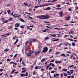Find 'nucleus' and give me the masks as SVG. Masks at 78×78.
<instances>
[{
	"instance_id": "1",
	"label": "nucleus",
	"mask_w": 78,
	"mask_h": 78,
	"mask_svg": "<svg viewBox=\"0 0 78 78\" xmlns=\"http://www.w3.org/2000/svg\"><path fill=\"white\" fill-rule=\"evenodd\" d=\"M37 17L40 19H49L50 17V16L48 15H41L37 16Z\"/></svg>"
},
{
	"instance_id": "2",
	"label": "nucleus",
	"mask_w": 78,
	"mask_h": 78,
	"mask_svg": "<svg viewBox=\"0 0 78 78\" xmlns=\"http://www.w3.org/2000/svg\"><path fill=\"white\" fill-rule=\"evenodd\" d=\"M48 51V48L46 47L44 48V49L43 50V53H45V52H47Z\"/></svg>"
},
{
	"instance_id": "3",
	"label": "nucleus",
	"mask_w": 78,
	"mask_h": 78,
	"mask_svg": "<svg viewBox=\"0 0 78 78\" xmlns=\"http://www.w3.org/2000/svg\"><path fill=\"white\" fill-rule=\"evenodd\" d=\"M21 76H28V73H26V75L21 74Z\"/></svg>"
},
{
	"instance_id": "4",
	"label": "nucleus",
	"mask_w": 78,
	"mask_h": 78,
	"mask_svg": "<svg viewBox=\"0 0 78 78\" xmlns=\"http://www.w3.org/2000/svg\"><path fill=\"white\" fill-rule=\"evenodd\" d=\"M15 26L16 27H19V26H20V24H19V23H17L15 24Z\"/></svg>"
},
{
	"instance_id": "5",
	"label": "nucleus",
	"mask_w": 78,
	"mask_h": 78,
	"mask_svg": "<svg viewBox=\"0 0 78 78\" xmlns=\"http://www.w3.org/2000/svg\"><path fill=\"white\" fill-rule=\"evenodd\" d=\"M62 14H63V13L62 12H60L59 13V14L60 17L62 16Z\"/></svg>"
},
{
	"instance_id": "6",
	"label": "nucleus",
	"mask_w": 78,
	"mask_h": 78,
	"mask_svg": "<svg viewBox=\"0 0 78 78\" xmlns=\"http://www.w3.org/2000/svg\"><path fill=\"white\" fill-rule=\"evenodd\" d=\"M9 34H9V33H8L6 34H5L4 35H2L1 36V37H3V36H5V35H6V36H8V35H9Z\"/></svg>"
},
{
	"instance_id": "7",
	"label": "nucleus",
	"mask_w": 78,
	"mask_h": 78,
	"mask_svg": "<svg viewBox=\"0 0 78 78\" xmlns=\"http://www.w3.org/2000/svg\"><path fill=\"white\" fill-rule=\"evenodd\" d=\"M51 8L50 7H47L46 9H45V10L48 11V10H50Z\"/></svg>"
},
{
	"instance_id": "8",
	"label": "nucleus",
	"mask_w": 78,
	"mask_h": 78,
	"mask_svg": "<svg viewBox=\"0 0 78 78\" xmlns=\"http://www.w3.org/2000/svg\"><path fill=\"white\" fill-rule=\"evenodd\" d=\"M71 17L70 16H68L66 17V20H69V19H70Z\"/></svg>"
},
{
	"instance_id": "9",
	"label": "nucleus",
	"mask_w": 78,
	"mask_h": 78,
	"mask_svg": "<svg viewBox=\"0 0 78 78\" xmlns=\"http://www.w3.org/2000/svg\"><path fill=\"white\" fill-rule=\"evenodd\" d=\"M8 20L10 22L11 21H12V20H13V18H12V17H11Z\"/></svg>"
},
{
	"instance_id": "10",
	"label": "nucleus",
	"mask_w": 78,
	"mask_h": 78,
	"mask_svg": "<svg viewBox=\"0 0 78 78\" xmlns=\"http://www.w3.org/2000/svg\"><path fill=\"white\" fill-rule=\"evenodd\" d=\"M40 53V51H37V52H35V54L36 55H39V54Z\"/></svg>"
},
{
	"instance_id": "11",
	"label": "nucleus",
	"mask_w": 78,
	"mask_h": 78,
	"mask_svg": "<svg viewBox=\"0 0 78 78\" xmlns=\"http://www.w3.org/2000/svg\"><path fill=\"white\" fill-rule=\"evenodd\" d=\"M55 63H61L62 62L61 61H55Z\"/></svg>"
},
{
	"instance_id": "12",
	"label": "nucleus",
	"mask_w": 78,
	"mask_h": 78,
	"mask_svg": "<svg viewBox=\"0 0 78 78\" xmlns=\"http://www.w3.org/2000/svg\"><path fill=\"white\" fill-rule=\"evenodd\" d=\"M20 21H21V22H25V21L23 20L22 19V18H20Z\"/></svg>"
},
{
	"instance_id": "13",
	"label": "nucleus",
	"mask_w": 78,
	"mask_h": 78,
	"mask_svg": "<svg viewBox=\"0 0 78 78\" xmlns=\"http://www.w3.org/2000/svg\"><path fill=\"white\" fill-rule=\"evenodd\" d=\"M50 36H52V37H56V35L55 34H53V35H52V34H49Z\"/></svg>"
},
{
	"instance_id": "14",
	"label": "nucleus",
	"mask_w": 78,
	"mask_h": 78,
	"mask_svg": "<svg viewBox=\"0 0 78 78\" xmlns=\"http://www.w3.org/2000/svg\"><path fill=\"white\" fill-rule=\"evenodd\" d=\"M29 52L30 54H32L33 53V50H31Z\"/></svg>"
},
{
	"instance_id": "15",
	"label": "nucleus",
	"mask_w": 78,
	"mask_h": 78,
	"mask_svg": "<svg viewBox=\"0 0 78 78\" xmlns=\"http://www.w3.org/2000/svg\"><path fill=\"white\" fill-rule=\"evenodd\" d=\"M59 75L58 74H55L54 75V77H56V76H59Z\"/></svg>"
},
{
	"instance_id": "16",
	"label": "nucleus",
	"mask_w": 78,
	"mask_h": 78,
	"mask_svg": "<svg viewBox=\"0 0 78 78\" xmlns=\"http://www.w3.org/2000/svg\"><path fill=\"white\" fill-rule=\"evenodd\" d=\"M61 56H63V57H66V55H65V54H61Z\"/></svg>"
},
{
	"instance_id": "17",
	"label": "nucleus",
	"mask_w": 78,
	"mask_h": 78,
	"mask_svg": "<svg viewBox=\"0 0 78 78\" xmlns=\"http://www.w3.org/2000/svg\"><path fill=\"white\" fill-rule=\"evenodd\" d=\"M19 41V40L18 39H16V41L14 43V45H15L17 43V42Z\"/></svg>"
},
{
	"instance_id": "18",
	"label": "nucleus",
	"mask_w": 78,
	"mask_h": 78,
	"mask_svg": "<svg viewBox=\"0 0 78 78\" xmlns=\"http://www.w3.org/2000/svg\"><path fill=\"white\" fill-rule=\"evenodd\" d=\"M7 12L9 14L11 13V10H7Z\"/></svg>"
},
{
	"instance_id": "19",
	"label": "nucleus",
	"mask_w": 78,
	"mask_h": 78,
	"mask_svg": "<svg viewBox=\"0 0 78 78\" xmlns=\"http://www.w3.org/2000/svg\"><path fill=\"white\" fill-rule=\"evenodd\" d=\"M50 39V38L49 37H48L45 38V40H48V39Z\"/></svg>"
},
{
	"instance_id": "20",
	"label": "nucleus",
	"mask_w": 78,
	"mask_h": 78,
	"mask_svg": "<svg viewBox=\"0 0 78 78\" xmlns=\"http://www.w3.org/2000/svg\"><path fill=\"white\" fill-rule=\"evenodd\" d=\"M70 72H71L70 73L71 74H72V73H73V70H70Z\"/></svg>"
},
{
	"instance_id": "21",
	"label": "nucleus",
	"mask_w": 78,
	"mask_h": 78,
	"mask_svg": "<svg viewBox=\"0 0 78 78\" xmlns=\"http://www.w3.org/2000/svg\"><path fill=\"white\" fill-rule=\"evenodd\" d=\"M59 40V39H55V40H52V41H58Z\"/></svg>"
},
{
	"instance_id": "22",
	"label": "nucleus",
	"mask_w": 78,
	"mask_h": 78,
	"mask_svg": "<svg viewBox=\"0 0 78 78\" xmlns=\"http://www.w3.org/2000/svg\"><path fill=\"white\" fill-rule=\"evenodd\" d=\"M24 27H25V26L22 25L20 27V28H24Z\"/></svg>"
},
{
	"instance_id": "23",
	"label": "nucleus",
	"mask_w": 78,
	"mask_h": 78,
	"mask_svg": "<svg viewBox=\"0 0 78 78\" xmlns=\"http://www.w3.org/2000/svg\"><path fill=\"white\" fill-rule=\"evenodd\" d=\"M22 64L24 66H26V65H25V63L24 62H22Z\"/></svg>"
},
{
	"instance_id": "24",
	"label": "nucleus",
	"mask_w": 78,
	"mask_h": 78,
	"mask_svg": "<svg viewBox=\"0 0 78 78\" xmlns=\"http://www.w3.org/2000/svg\"><path fill=\"white\" fill-rule=\"evenodd\" d=\"M25 49H26V51H28V47H27L26 48V46H25Z\"/></svg>"
},
{
	"instance_id": "25",
	"label": "nucleus",
	"mask_w": 78,
	"mask_h": 78,
	"mask_svg": "<svg viewBox=\"0 0 78 78\" xmlns=\"http://www.w3.org/2000/svg\"><path fill=\"white\" fill-rule=\"evenodd\" d=\"M9 51V49L7 48L4 50V51Z\"/></svg>"
},
{
	"instance_id": "26",
	"label": "nucleus",
	"mask_w": 78,
	"mask_h": 78,
	"mask_svg": "<svg viewBox=\"0 0 78 78\" xmlns=\"http://www.w3.org/2000/svg\"><path fill=\"white\" fill-rule=\"evenodd\" d=\"M67 69H63V72H66V71H67Z\"/></svg>"
},
{
	"instance_id": "27",
	"label": "nucleus",
	"mask_w": 78,
	"mask_h": 78,
	"mask_svg": "<svg viewBox=\"0 0 78 78\" xmlns=\"http://www.w3.org/2000/svg\"><path fill=\"white\" fill-rule=\"evenodd\" d=\"M46 27H47V28H49V29H52V28H51V27L48 26H46Z\"/></svg>"
},
{
	"instance_id": "28",
	"label": "nucleus",
	"mask_w": 78,
	"mask_h": 78,
	"mask_svg": "<svg viewBox=\"0 0 78 78\" xmlns=\"http://www.w3.org/2000/svg\"><path fill=\"white\" fill-rule=\"evenodd\" d=\"M24 5L26 6H27L28 5V4H27V3H24Z\"/></svg>"
},
{
	"instance_id": "29",
	"label": "nucleus",
	"mask_w": 78,
	"mask_h": 78,
	"mask_svg": "<svg viewBox=\"0 0 78 78\" xmlns=\"http://www.w3.org/2000/svg\"><path fill=\"white\" fill-rule=\"evenodd\" d=\"M38 68L39 66H37L35 67V69H37Z\"/></svg>"
},
{
	"instance_id": "30",
	"label": "nucleus",
	"mask_w": 78,
	"mask_h": 78,
	"mask_svg": "<svg viewBox=\"0 0 78 78\" xmlns=\"http://www.w3.org/2000/svg\"><path fill=\"white\" fill-rule=\"evenodd\" d=\"M45 60V58H43L42 59V60H41V62H44V61Z\"/></svg>"
},
{
	"instance_id": "31",
	"label": "nucleus",
	"mask_w": 78,
	"mask_h": 78,
	"mask_svg": "<svg viewBox=\"0 0 78 78\" xmlns=\"http://www.w3.org/2000/svg\"><path fill=\"white\" fill-rule=\"evenodd\" d=\"M17 39V37L14 36L13 37V39Z\"/></svg>"
},
{
	"instance_id": "32",
	"label": "nucleus",
	"mask_w": 78,
	"mask_h": 78,
	"mask_svg": "<svg viewBox=\"0 0 78 78\" xmlns=\"http://www.w3.org/2000/svg\"><path fill=\"white\" fill-rule=\"evenodd\" d=\"M27 71L26 70H23V71H22V73H24V72H25Z\"/></svg>"
},
{
	"instance_id": "33",
	"label": "nucleus",
	"mask_w": 78,
	"mask_h": 78,
	"mask_svg": "<svg viewBox=\"0 0 78 78\" xmlns=\"http://www.w3.org/2000/svg\"><path fill=\"white\" fill-rule=\"evenodd\" d=\"M54 29H57L58 30H61V29H60L58 27L55 28Z\"/></svg>"
},
{
	"instance_id": "34",
	"label": "nucleus",
	"mask_w": 78,
	"mask_h": 78,
	"mask_svg": "<svg viewBox=\"0 0 78 78\" xmlns=\"http://www.w3.org/2000/svg\"><path fill=\"white\" fill-rule=\"evenodd\" d=\"M64 44V43H61L60 44L58 45V47H60V46H61V45H62V44Z\"/></svg>"
},
{
	"instance_id": "35",
	"label": "nucleus",
	"mask_w": 78,
	"mask_h": 78,
	"mask_svg": "<svg viewBox=\"0 0 78 78\" xmlns=\"http://www.w3.org/2000/svg\"><path fill=\"white\" fill-rule=\"evenodd\" d=\"M72 44L73 46H75V43H73Z\"/></svg>"
},
{
	"instance_id": "36",
	"label": "nucleus",
	"mask_w": 78,
	"mask_h": 78,
	"mask_svg": "<svg viewBox=\"0 0 78 78\" xmlns=\"http://www.w3.org/2000/svg\"><path fill=\"white\" fill-rule=\"evenodd\" d=\"M29 11H32V8H30L29 9Z\"/></svg>"
},
{
	"instance_id": "37",
	"label": "nucleus",
	"mask_w": 78,
	"mask_h": 78,
	"mask_svg": "<svg viewBox=\"0 0 78 78\" xmlns=\"http://www.w3.org/2000/svg\"><path fill=\"white\" fill-rule=\"evenodd\" d=\"M14 71H15V69H13L12 71V73H13Z\"/></svg>"
},
{
	"instance_id": "38",
	"label": "nucleus",
	"mask_w": 78,
	"mask_h": 78,
	"mask_svg": "<svg viewBox=\"0 0 78 78\" xmlns=\"http://www.w3.org/2000/svg\"><path fill=\"white\" fill-rule=\"evenodd\" d=\"M61 9V8H56L55 9H56V10H57L58 9Z\"/></svg>"
},
{
	"instance_id": "39",
	"label": "nucleus",
	"mask_w": 78,
	"mask_h": 78,
	"mask_svg": "<svg viewBox=\"0 0 78 78\" xmlns=\"http://www.w3.org/2000/svg\"><path fill=\"white\" fill-rule=\"evenodd\" d=\"M68 40H69L70 41H73V40L72 39H68Z\"/></svg>"
},
{
	"instance_id": "40",
	"label": "nucleus",
	"mask_w": 78,
	"mask_h": 78,
	"mask_svg": "<svg viewBox=\"0 0 78 78\" xmlns=\"http://www.w3.org/2000/svg\"><path fill=\"white\" fill-rule=\"evenodd\" d=\"M68 40H69L70 41H73V40L72 39H68Z\"/></svg>"
},
{
	"instance_id": "41",
	"label": "nucleus",
	"mask_w": 78,
	"mask_h": 78,
	"mask_svg": "<svg viewBox=\"0 0 78 78\" xmlns=\"http://www.w3.org/2000/svg\"><path fill=\"white\" fill-rule=\"evenodd\" d=\"M27 56H31V54H27Z\"/></svg>"
},
{
	"instance_id": "42",
	"label": "nucleus",
	"mask_w": 78,
	"mask_h": 78,
	"mask_svg": "<svg viewBox=\"0 0 78 78\" xmlns=\"http://www.w3.org/2000/svg\"><path fill=\"white\" fill-rule=\"evenodd\" d=\"M32 41H33V42H35V41H36V39H33L32 40Z\"/></svg>"
},
{
	"instance_id": "43",
	"label": "nucleus",
	"mask_w": 78,
	"mask_h": 78,
	"mask_svg": "<svg viewBox=\"0 0 78 78\" xmlns=\"http://www.w3.org/2000/svg\"><path fill=\"white\" fill-rule=\"evenodd\" d=\"M54 60H52L51 61H50V62H54Z\"/></svg>"
},
{
	"instance_id": "44",
	"label": "nucleus",
	"mask_w": 78,
	"mask_h": 78,
	"mask_svg": "<svg viewBox=\"0 0 78 78\" xmlns=\"http://www.w3.org/2000/svg\"><path fill=\"white\" fill-rule=\"evenodd\" d=\"M28 41H27L26 43V46H27V44H28Z\"/></svg>"
},
{
	"instance_id": "45",
	"label": "nucleus",
	"mask_w": 78,
	"mask_h": 78,
	"mask_svg": "<svg viewBox=\"0 0 78 78\" xmlns=\"http://www.w3.org/2000/svg\"><path fill=\"white\" fill-rule=\"evenodd\" d=\"M60 53V52H58L56 53V55H58V54H59Z\"/></svg>"
},
{
	"instance_id": "46",
	"label": "nucleus",
	"mask_w": 78,
	"mask_h": 78,
	"mask_svg": "<svg viewBox=\"0 0 78 78\" xmlns=\"http://www.w3.org/2000/svg\"><path fill=\"white\" fill-rule=\"evenodd\" d=\"M30 27V26H27V28L28 29V30H30V28H29Z\"/></svg>"
},
{
	"instance_id": "47",
	"label": "nucleus",
	"mask_w": 78,
	"mask_h": 78,
	"mask_svg": "<svg viewBox=\"0 0 78 78\" xmlns=\"http://www.w3.org/2000/svg\"><path fill=\"white\" fill-rule=\"evenodd\" d=\"M55 73V71H51V73Z\"/></svg>"
},
{
	"instance_id": "48",
	"label": "nucleus",
	"mask_w": 78,
	"mask_h": 78,
	"mask_svg": "<svg viewBox=\"0 0 78 78\" xmlns=\"http://www.w3.org/2000/svg\"><path fill=\"white\" fill-rule=\"evenodd\" d=\"M9 27L10 29H11V28H12V26H9Z\"/></svg>"
},
{
	"instance_id": "49",
	"label": "nucleus",
	"mask_w": 78,
	"mask_h": 78,
	"mask_svg": "<svg viewBox=\"0 0 78 78\" xmlns=\"http://www.w3.org/2000/svg\"><path fill=\"white\" fill-rule=\"evenodd\" d=\"M49 67H50V66H48L46 67V69H48V68H49Z\"/></svg>"
},
{
	"instance_id": "50",
	"label": "nucleus",
	"mask_w": 78,
	"mask_h": 78,
	"mask_svg": "<svg viewBox=\"0 0 78 78\" xmlns=\"http://www.w3.org/2000/svg\"><path fill=\"white\" fill-rule=\"evenodd\" d=\"M29 27H31V28H33L34 27V25H32L31 26H30Z\"/></svg>"
},
{
	"instance_id": "51",
	"label": "nucleus",
	"mask_w": 78,
	"mask_h": 78,
	"mask_svg": "<svg viewBox=\"0 0 78 78\" xmlns=\"http://www.w3.org/2000/svg\"><path fill=\"white\" fill-rule=\"evenodd\" d=\"M74 66V65H72L69 66V67H73Z\"/></svg>"
},
{
	"instance_id": "52",
	"label": "nucleus",
	"mask_w": 78,
	"mask_h": 78,
	"mask_svg": "<svg viewBox=\"0 0 78 78\" xmlns=\"http://www.w3.org/2000/svg\"><path fill=\"white\" fill-rule=\"evenodd\" d=\"M63 76V74L62 73L61 74V78H62Z\"/></svg>"
},
{
	"instance_id": "53",
	"label": "nucleus",
	"mask_w": 78,
	"mask_h": 78,
	"mask_svg": "<svg viewBox=\"0 0 78 78\" xmlns=\"http://www.w3.org/2000/svg\"><path fill=\"white\" fill-rule=\"evenodd\" d=\"M14 29L15 30H18V28L17 27H15Z\"/></svg>"
},
{
	"instance_id": "54",
	"label": "nucleus",
	"mask_w": 78,
	"mask_h": 78,
	"mask_svg": "<svg viewBox=\"0 0 78 78\" xmlns=\"http://www.w3.org/2000/svg\"><path fill=\"white\" fill-rule=\"evenodd\" d=\"M69 11H72V9L71 8L69 9Z\"/></svg>"
},
{
	"instance_id": "55",
	"label": "nucleus",
	"mask_w": 78,
	"mask_h": 78,
	"mask_svg": "<svg viewBox=\"0 0 78 78\" xmlns=\"http://www.w3.org/2000/svg\"><path fill=\"white\" fill-rule=\"evenodd\" d=\"M9 61H10V59L9 58L7 59V62Z\"/></svg>"
},
{
	"instance_id": "56",
	"label": "nucleus",
	"mask_w": 78,
	"mask_h": 78,
	"mask_svg": "<svg viewBox=\"0 0 78 78\" xmlns=\"http://www.w3.org/2000/svg\"><path fill=\"white\" fill-rule=\"evenodd\" d=\"M57 8H59V7H61V5H57Z\"/></svg>"
},
{
	"instance_id": "57",
	"label": "nucleus",
	"mask_w": 78,
	"mask_h": 78,
	"mask_svg": "<svg viewBox=\"0 0 78 78\" xmlns=\"http://www.w3.org/2000/svg\"><path fill=\"white\" fill-rule=\"evenodd\" d=\"M53 1H52V2H56V1H57V0H53Z\"/></svg>"
},
{
	"instance_id": "58",
	"label": "nucleus",
	"mask_w": 78,
	"mask_h": 78,
	"mask_svg": "<svg viewBox=\"0 0 78 78\" xmlns=\"http://www.w3.org/2000/svg\"><path fill=\"white\" fill-rule=\"evenodd\" d=\"M39 7H43V6H44V5H40Z\"/></svg>"
},
{
	"instance_id": "59",
	"label": "nucleus",
	"mask_w": 78,
	"mask_h": 78,
	"mask_svg": "<svg viewBox=\"0 0 78 78\" xmlns=\"http://www.w3.org/2000/svg\"><path fill=\"white\" fill-rule=\"evenodd\" d=\"M48 5H51V4H47L45 5V6H48Z\"/></svg>"
},
{
	"instance_id": "60",
	"label": "nucleus",
	"mask_w": 78,
	"mask_h": 78,
	"mask_svg": "<svg viewBox=\"0 0 78 78\" xmlns=\"http://www.w3.org/2000/svg\"><path fill=\"white\" fill-rule=\"evenodd\" d=\"M43 32H46L47 31V30H44L42 31Z\"/></svg>"
},
{
	"instance_id": "61",
	"label": "nucleus",
	"mask_w": 78,
	"mask_h": 78,
	"mask_svg": "<svg viewBox=\"0 0 78 78\" xmlns=\"http://www.w3.org/2000/svg\"><path fill=\"white\" fill-rule=\"evenodd\" d=\"M39 6H35L34 8H39Z\"/></svg>"
},
{
	"instance_id": "62",
	"label": "nucleus",
	"mask_w": 78,
	"mask_h": 78,
	"mask_svg": "<svg viewBox=\"0 0 78 78\" xmlns=\"http://www.w3.org/2000/svg\"><path fill=\"white\" fill-rule=\"evenodd\" d=\"M22 58H20V62H22Z\"/></svg>"
},
{
	"instance_id": "63",
	"label": "nucleus",
	"mask_w": 78,
	"mask_h": 78,
	"mask_svg": "<svg viewBox=\"0 0 78 78\" xmlns=\"http://www.w3.org/2000/svg\"><path fill=\"white\" fill-rule=\"evenodd\" d=\"M13 63H14V62H10V64H13Z\"/></svg>"
},
{
	"instance_id": "64",
	"label": "nucleus",
	"mask_w": 78,
	"mask_h": 78,
	"mask_svg": "<svg viewBox=\"0 0 78 78\" xmlns=\"http://www.w3.org/2000/svg\"><path fill=\"white\" fill-rule=\"evenodd\" d=\"M53 58V55H52L51 57H50V58Z\"/></svg>"
}]
</instances>
